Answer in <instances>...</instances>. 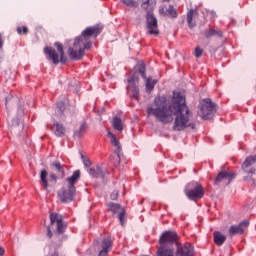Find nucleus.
<instances>
[{
    "label": "nucleus",
    "mask_w": 256,
    "mask_h": 256,
    "mask_svg": "<svg viewBox=\"0 0 256 256\" xmlns=\"http://www.w3.org/2000/svg\"><path fill=\"white\" fill-rule=\"evenodd\" d=\"M4 40H3V35L0 33V49H3V45H4Z\"/></svg>",
    "instance_id": "37"
},
{
    "label": "nucleus",
    "mask_w": 256,
    "mask_h": 256,
    "mask_svg": "<svg viewBox=\"0 0 256 256\" xmlns=\"http://www.w3.org/2000/svg\"><path fill=\"white\" fill-rule=\"evenodd\" d=\"M159 14L164 15V17H170V19H177L179 17L177 9L173 5H169L166 9L163 6L159 7Z\"/></svg>",
    "instance_id": "17"
},
{
    "label": "nucleus",
    "mask_w": 256,
    "mask_h": 256,
    "mask_svg": "<svg viewBox=\"0 0 256 256\" xmlns=\"http://www.w3.org/2000/svg\"><path fill=\"white\" fill-rule=\"evenodd\" d=\"M194 55H195L196 59L201 58L203 56V49H201V47L197 46L195 48Z\"/></svg>",
    "instance_id": "30"
},
{
    "label": "nucleus",
    "mask_w": 256,
    "mask_h": 256,
    "mask_svg": "<svg viewBox=\"0 0 256 256\" xmlns=\"http://www.w3.org/2000/svg\"><path fill=\"white\" fill-rule=\"evenodd\" d=\"M163 1L165 2V1H169V0H163Z\"/></svg>",
    "instance_id": "42"
},
{
    "label": "nucleus",
    "mask_w": 256,
    "mask_h": 256,
    "mask_svg": "<svg viewBox=\"0 0 256 256\" xmlns=\"http://www.w3.org/2000/svg\"><path fill=\"white\" fill-rule=\"evenodd\" d=\"M237 177V174L227 172V171H221L216 176V179L214 181V185H219V183H224V185H229L233 179Z\"/></svg>",
    "instance_id": "13"
},
{
    "label": "nucleus",
    "mask_w": 256,
    "mask_h": 256,
    "mask_svg": "<svg viewBox=\"0 0 256 256\" xmlns=\"http://www.w3.org/2000/svg\"><path fill=\"white\" fill-rule=\"evenodd\" d=\"M88 173L91 177H95L96 179L100 177L102 181H105V177L109 175V172H107V170H103L100 166L88 169Z\"/></svg>",
    "instance_id": "18"
},
{
    "label": "nucleus",
    "mask_w": 256,
    "mask_h": 256,
    "mask_svg": "<svg viewBox=\"0 0 256 256\" xmlns=\"http://www.w3.org/2000/svg\"><path fill=\"white\" fill-rule=\"evenodd\" d=\"M151 3V0H142L141 7L144 9V11H147L149 9V5Z\"/></svg>",
    "instance_id": "32"
},
{
    "label": "nucleus",
    "mask_w": 256,
    "mask_h": 256,
    "mask_svg": "<svg viewBox=\"0 0 256 256\" xmlns=\"http://www.w3.org/2000/svg\"><path fill=\"white\" fill-rule=\"evenodd\" d=\"M47 170H42L40 172V180L42 181V185L44 187V189H48L49 187V181H47Z\"/></svg>",
    "instance_id": "27"
},
{
    "label": "nucleus",
    "mask_w": 256,
    "mask_h": 256,
    "mask_svg": "<svg viewBox=\"0 0 256 256\" xmlns=\"http://www.w3.org/2000/svg\"><path fill=\"white\" fill-rule=\"evenodd\" d=\"M113 247V240H111V237L108 236L106 238H103L100 242V250L98 253V256H107L109 254V251H111V248Z\"/></svg>",
    "instance_id": "16"
},
{
    "label": "nucleus",
    "mask_w": 256,
    "mask_h": 256,
    "mask_svg": "<svg viewBox=\"0 0 256 256\" xmlns=\"http://www.w3.org/2000/svg\"><path fill=\"white\" fill-rule=\"evenodd\" d=\"M205 195L203 191V186L199 182H190L186 187V196L191 201H196V199H202Z\"/></svg>",
    "instance_id": "7"
},
{
    "label": "nucleus",
    "mask_w": 256,
    "mask_h": 256,
    "mask_svg": "<svg viewBox=\"0 0 256 256\" xmlns=\"http://www.w3.org/2000/svg\"><path fill=\"white\" fill-rule=\"evenodd\" d=\"M129 85L127 86V91L130 93V97L132 99H139V76H137V73H134L132 76L128 78Z\"/></svg>",
    "instance_id": "12"
},
{
    "label": "nucleus",
    "mask_w": 256,
    "mask_h": 256,
    "mask_svg": "<svg viewBox=\"0 0 256 256\" xmlns=\"http://www.w3.org/2000/svg\"><path fill=\"white\" fill-rule=\"evenodd\" d=\"M112 125L116 131H123V120H121L118 116L113 118Z\"/></svg>",
    "instance_id": "26"
},
{
    "label": "nucleus",
    "mask_w": 256,
    "mask_h": 256,
    "mask_svg": "<svg viewBox=\"0 0 256 256\" xmlns=\"http://www.w3.org/2000/svg\"><path fill=\"white\" fill-rule=\"evenodd\" d=\"M108 210L113 213V215H117L118 220L120 221V225L124 227L125 223H127L125 208H123L120 204H116L110 202L107 204Z\"/></svg>",
    "instance_id": "10"
},
{
    "label": "nucleus",
    "mask_w": 256,
    "mask_h": 256,
    "mask_svg": "<svg viewBox=\"0 0 256 256\" xmlns=\"http://www.w3.org/2000/svg\"><path fill=\"white\" fill-rule=\"evenodd\" d=\"M199 17V11L197 9H190L186 15V21L189 29H193L196 27L197 23L193 22V19H197Z\"/></svg>",
    "instance_id": "19"
},
{
    "label": "nucleus",
    "mask_w": 256,
    "mask_h": 256,
    "mask_svg": "<svg viewBox=\"0 0 256 256\" xmlns=\"http://www.w3.org/2000/svg\"><path fill=\"white\" fill-rule=\"evenodd\" d=\"M245 175L243 176V180L248 182V185L255 186L256 179V169L253 167H250V169L243 170Z\"/></svg>",
    "instance_id": "20"
},
{
    "label": "nucleus",
    "mask_w": 256,
    "mask_h": 256,
    "mask_svg": "<svg viewBox=\"0 0 256 256\" xmlns=\"http://www.w3.org/2000/svg\"><path fill=\"white\" fill-rule=\"evenodd\" d=\"M54 127L56 128L54 131L56 137H65V127L63 126V124L56 122L54 123Z\"/></svg>",
    "instance_id": "24"
},
{
    "label": "nucleus",
    "mask_w": 256,
    "mask_h": 256,
    "mask_svg": "<svg viewBox=\"0 0 256 256\" xmlns=\"http://www.w3.org/2000/svg\"><path fill=\"white\" fill-rule=\"evenodd\" d=\"M215 111H216L215 104L212 103L211 99L206 98L200 102L198 115L204 121L213 119V115H215Z\"/></svg>",
    "instance_id": "6"
},
{
    "label": "nucleus",
    "mask_w": 256,
    "mask_h": 256,
    "mask_svg": "<svg viewBox=\"0 0 256 256\" xmlns=\"http://www.w3.org/2000/svg\"><path fill=\"white\" fill-rule=\"evenodd\" d=\"M18 111H21V113H23V107L19 106Z\"/></svg>",
    "instance_id": "40"
},
{
    "label": "nucleus",
    "mask_w": 256,
    "mask_h": 256,
    "mask_svg": "<svg viewBox=\"0 0 256 256\" xmlns=\"http://www.w3.org/2000/svg\"><path fill=\"white\" fill-rule=\"evenodd\" d=\"M146 111L148 117H155L164 125L173 123V117H175L174 131H185L187 127L195 129L193 112L187 106L185 94L181 92L174 91L171 102H169L167 96L156 97L154 99V107L148 106Z\"/></svg>",
    "instance_id": "1"
},
{
    "label": "nucleus",
    "mask_w": 256,
    "mask_h": 256,
    "mask_svg": "<svg viewBox=\"0 0 256 256\" xmlns=\"http://www.w3.org/2000/svg\"><path fill=\"white\" fill-rule=\"evenodd\" d=\"M5 255V249H3V247L0 246V256Z\"/></svg>",
    "instance_id": "39"
},
{
    "label": "nucleus",
    "mask_w": 256,
    "mask_h": 256,
    "mask_svg": "<svg viewBox=\"0 0 256 256\" xmlns=\"http://www.w3.org/2000/svg\"><path fill=\"white\" fill-rule=\"evenodd\" d=\"M254 163H256V154L253 156H248L245 159L244 163L241 166L242 171H247V169H250L249 167L251 165H254Z\"/></svg>",
    "instance_id": "23"
},
{
    "label": "nucleus",
    "mask_w": 256,
    "mask_h": 256,
    "mask_svg": "<svg viewBox=\"0 0 256 256\" xmlns=\"http://www.w3.org/2000/svg\"><path fill=\"white\" fill-rule=\"evenodd\" d=\"M108 137H110V141H111V145H113L114 147H116V149L114 150V153L116 154V162H114V165H119V163H121V159H122V155H121V143L119 142V140L117 139V137L115 136V134L108 132Z\"/></svg>",
    "instance_id": "14"
},
{
    "label": "nucleus",
    "mask_w": 256,
    "mask_h": 256,
    "mask_svg": "<svg viewBox=\"0 0 256 256\" xmlns=\"http://www.w3.org/2000/svg\"><path fill=\"white\" fill-rule=\"evenodd\" d=\"M58 113H64L65 111V102H58L57 103Z\"/></svg>",
    "instance_id": "31"
},
{
    "label": "nucleus",
    "mask_w": 256,
    "mask_h": 256,
    "mask_svg": "<svg viewBox=\"0 0 256 256\" xmlns=\"http://www.w3.org/2000/svg\"><path fill=\"white\" fill-rule=\"evenodd\" d=\"M16 31L18 35H22V34L27 35L29 33V28H27V26H23V27L19 26L17 27Z\"/></svg>",
    "instance_id": "29"
},
{
    "label": "nucleus",
    "mask_w": 256,
    "mask_h": 256,
    "mask_svg": "<svg viewBox=\"0 0 256 256\" xmlns=\"http://www.w3.org/2000/svg\"><path fill=\"white\" fill-rule=\"evenodd\" d=\"M87 131V123H82L79 129V135H83Z\"/></svg>",
    "instance_id": "34"
},
{
    "label": "nucleus",
    "mask_w": 256,
    "mask_h": 256,
    "mask_svg": "<svg viewBox=\"0 0 256 256\" xmlns=\"http://www.w3.org/2000/svg\"><path fill=\"white\" fill-rule=\"evenodd\" d=\"M51 167L55 168V170L57 171V173H59L61 175V177H65V165H61V162L59 161H54L51 164Z\"/></svg>",
    "instance_id": "25"
},
{
    "label": "nucleus",
    "mask_w": 256,
    "mask_h": 256,
    "mask_svg": "<svg viewBox=\"0 0 256 256\" xmlns=\"http://www.w3.org/2000/svg\"><path fill=\"white\" fill-rule=\"evenodd\" d=\"M81 179V171L76 170L73 172L71 177L66 178L67 186L66 188L63 187L58 192V197L62 203H69V201H73L75 197V193L77 189L75 188V185H77V181Z\"/></svg>",
    "instance_id": "4"
},
{
    "label": "nucleus",
    "mask_w": 256,
    "mask_h": 256,
    "mask_svg": "<svg viewBox=\"0 0 256 256\" xmlns=\"http://www.w3.org/2000/svg\"><path fill=\"white\" fill-rule=\"evenodd\" d=\"M56 223V231L59 235H63L67 230V222L63 221V216L58 213L52 212L50 213V224L55 225Z\"/></svg>",
    "instance_id": "11"
},
{
    "label": "nucleus",
    "mask_w": 256,
    "mask_h": 256,
    "mask_svg": "<svg viewBox=\"0 0 256 256\" xmlns=\"http://www.w3.org/2000/svg\"><path fill=\"white\" fill-rule=\"evenodd\" d=\"M47 237H49V239L53 237V232H51V226H47Z\"/></svg>",
    "instance_id": "36"
},
{
    "label": "nucleus",
    "mask_w": 256,
    "mask_h": 256,
    "mask_svg": "<svg viewBox=\"0 0 256 256\" xmlns=\"http://www.w3.org/2000/svg\"><path fill=\"white\" fill-rule=\"evenodd\" d=\"M122 3L127 7H138V3L135 0H122Z\"/></svg>",
    "instance_id": "28"
},
{
    "label": "nucleus",
    "mask_w": 256,
    "mask_h": 256,
    "mask_svg": "<svg viewBox=\"0 0 256 256\" xmlns=\"http://www.w3.org/2000/svg\"><path fill=\"white\" fill-rule=\"evenodd\" d=\"M54 45L59 54L52 47L46 46L44 48L45 55L48 56V59H51L54 65H59V63H62L63 65H65V63H67V56H65V51L63 50V44H61L60 42H56ZM59 55H60V59H59Z\"/></svg>",
    "instance_id": "5"
},
{
    "label": "nucleus",
    "mask_w": 256,
    "mask_h": 256,
    "mask_svg": "<svg viewBox=\"0 0 256 256\" xmlns=\"http://www.w3.org/2000/svg\"><path fill=\"white\" fill-rule=\"evenodd\" d=\"M101 35L99 26H90L84 29L80 36L74 40L73 47L68 48V57L72 61H81L85 57V51H89L93 47L91 37L96 38Z\"/></svg>",
    "instance_id": "3"
},
{
    "label": "nucleus",
    "mask_w": 256,
    "mask_h": 256,
    "mask_svg": "<svg viewBox=\"0 0 256 256\" xmlns=\"http://www.w3.org/2000/svg\"><path fill=\"white\" fill-rule=\"evenodd\" d=\"M82 157V161L83 164L85 165V167H91L92 163L91 160H89V158H85V156L81 155Z\"/></svg>",
    "instance_id": "33"
},
{
    "label": "nucleus",
    "mask_w": 256,
    "mask_h": 256,
    "mask_svg": "<svg viewBox=\"0 0 256 256\" xmlns=\"http://www.w3.org/2000/svg\"><path fill=\"white\" fill-rule=\"evenodd\" d=\"M213 236H214V243L218 247H221V245H223V243H225V241H227V237L225 235H223L221 232L215 231L213 233Z\"/></svg>",
    "instance_id": "22"
},
{
    "label": "nucleus",
    "mask_w": 256,
    "mask_h": 256,
    "mask_svg": "<svg viewBox=\"0 0 256 256\" xmlns=\"http://www.w3.org/2000/svg\"><path fill=\"white\" fill-rule=\"evenodd\" d=\"M119 197V191H114L111 193L110 198L115 201Z\"/></svg>",
    "instance_id": "35"
},
{
    "label": "nucleus",
    "mask_w": 256,
    "mask_h": 256,
    "mask_svg": "<svg viewBox=\"0 0 256 256\" xmlns=\"http://www.w3.org/2000/svg\"><path fill=\"white\" fill-rule=\"evenodd\" d=\"M146 28L148 35H159V23L153 11L149 10L146 14Z\"/></svg>",
    "instance_id": "9"
},
{
    "label": "nucleus",
    "mask_w": 256,
    "mask_h": 256,
    "mask_svg": "<svg viewBox=\"0 0 256 256\" xmlns=\"http://www.w3.org/2000/svg\"><path fill=\"white\" fill-rule=\"evenodd\" d=\"M9 105V98H6V107Z\"/></svg>",
    "instance_id": "41"
},
{
    "label": "nucleus",
    "mask_w": 256,
    "mask_h": 256,
    "mask_svg": "<svg viewBox=\"0 0 256 256\" xmlns=\"http://www.w3.org/2000/svg\"><path fill=\"white\" fill-rule=\"evenodd\" d=\"M134 69H137V71L140 73L142 79H146V92L151 93V91H153L155 89L156 83H158L159 81L157 79H153L151 77L147 78V70H146L145 63H143V62L138 63Z\"/></svg>",
    "instance_id": "8"
},
{
    "label": "nucleus",
    "mask_w": 256,
    "mask_h": 256,
    "mask_svg": "<svg viewBox=\"0 0 256 256\" xmlns=\"http://www.w3.org/2000/svg\"><path fill=\"white\" fill-rule=\"evenodd\" d=\"M50 179H52V181H57V175L55 174H50Z\"/></svg>",
    "instance_id": "38"
},
{
    "label": "nucleus",
    "mask_w": 256,
    "mask_h": 256,
    "mask_svg": "<svg viewBox=\"0 0 256 256\" xmlns=\"http://www.w3.org/2000/svg\"><path fill=\"white\" fill-rule=\"evenodd\" d=\"M159 245L156 256H195L193 244L181 243L179 234L174 230L164 231L159 238Z\"/></svg>",
    "instance_id": "2"
},
{
    "label": "nucleus",
    "mask_w": 256,
    "mask_h": 256,
    "mask_svg": "<svg viewBox=\"0 0 256 256\" xmlns=\"http://www.w3.org/2000/svg\"><path fill=\"white\" fill-rule=\"evenodd\" d=\"M204 37L206 39H211V37H219V39H223V31L219 29L209 28L204 30Z\"/></svg>",
    "instance_id": "21"
},
{
    "label": "nucleus",
    "mask_w": 256,
    "mask_h": 256,
    "mask_svg": "<svg viewBox=\"0 0 256 256\" xmlns=\"http://www.w3.org/2000/svg\"><path fill=\"white\" fill-rule=\"evenodd\" d=\"M249 227V220H244L240 222L238 225H233L229 228V235L233 237L235 235H243L245 233V229Z\"/></svg>",
    "instance_id": "15"
}]
</instances>
